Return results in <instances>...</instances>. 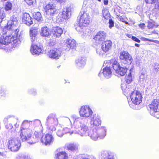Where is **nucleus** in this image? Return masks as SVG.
I'll return each mask as SVG.
<instances>
[{
	"mask_svg": "<svg viewBox=\"0 0 159 159\" xmlns=\"http://www.w3.org/2000/svg\"><path fill=\"white\" fill-rule=\"evenodd\" d=\"M19 31V30L18 29H16V30L15 33V34H16V35H14V36L16 37V36H17V35H18V32ZM23 34L20 33V34L19 35V37H18V38H17V41L18 42L16 43H15V46H16L17 45L19 44L21 41H22L23 38Z\"/></svg>",
	"mask_w": 159,
	"mask_h": 159,
	"instance_id": "30",
	"label": "nucleus"
},
{
	"mask_svg": "<svg viewBox=\"0 0 159 159\" xmlns=\"http://www.w3.org/2000/svg\"><path fill=\"white\" fill-rule=\"evenodd\" d=\"M158 25H154L152 23L148 22V27L149 29H152L153 27H157Z\"/></svg>",
	"mask_w": 159,
	"mask_h": 159,
	"instance_id": "44",
	"label": "nucleus"
},
{
	"mask_svg": "<svg viewBox=\"0 0 159 159\" xmlns=\"http://www.w3.org/2000/svg\"><path fill=\"white\" fill-rule=\"evenodd\" d=\"M55 159H68V157L66 152H61L55 155Z\"/></svg>",
	"mask_w": 159,
	"mask_h": 159,
	"instance_id": "28",
	"label": "nucleus"
},
{
	"mask_svg": "<svg viewBox=\"0 0 159 159\" xmlns=\"http://www.w3.org/2000/svg\"><path fill=\"white\" fill-rule=\"evenodd\" d=\"M47 120L48 122L51 124L57 125L58 123V120L55 114H52L49 115L47 117Z\"/></svg>",
	"mask_w": 159,
	"mask_h": 159,
	"instance_id": "24",
	"label": "nucleus"
},
{
	"mask_svg": "<svg viewBox=\"0 0 159 159\" xmlns=\"http://www.w3.org/2000/svg\"><path fill=\"white\" fill-rule=\"evenodd\" d=\"M106 134V129L103 127L97 131L90 130L89 132L88 136L94 141L97 140L98 137L101 139H103Z\"/></svg>",
	"mask_w": 159,
	"mask_h": 159,
	"instance_id": "3",
	"label": "nucleus"
},
{
	"mask_svg": "<svg viewBox=\"0 0 159 159\" xmlns=\"http://www.w3.org/2000/svg\"><path fill=\"white\" fill-rule=\"evenodd\" d=\"M104 154L102 159H114V154L110 152H105Z\"/></svg>",
	"mask_w": 159,
	"mask_h": 159,
	"instance_id": "31",
	"label": "nucleus"
},
{
	"mask_svg": "<svg viewBox=\"0 0 159 159\" xmlns=\"http://www.w3.org/2000/svg\"><path fill=\"white\" fill-rule=\"evenodd\" d=\"M42 134L41 131H35L34 133L33 138H31L32 142H30L29 143L30 144H33L37 142L39 139L40 138Z\"/></svg>",
	"mask_w": 159,
	"mask_h": 159,
	"instance_id": "23",
	"label": "nucleus"
},
{
	"mask_svg": "<svg viewBox=\"0 0 159 159\" xmlns=\"http://www.w3.org/2000/svg\"><path fill=\"white\" fill-rule=\"evenodd\" d=\"M6 94V91L2 88H0V95L1 96H5Z\"/></svg>",
	"mask_w": 159,
	"mask_h": 159,
	"instance_id": "45",
	"label": "nucleus"
},
{
	"mask_svg": "<svg viewBox=\"0 0 159 159\" xmlns=\"http://www.w3.org/2000/svg\"><path fill=\"white\" fill-rule=\"evenodd\" d=\"M87 3V1H84V3H83V7H85L86 6Z\"/></svg>",
	"mask_w": 159,
	"mask_h": 159,
	"instance_id": "63",
	"label": "nucleus"
},
{
	"mask_svg": "<svg viewBox=\"0 0 159 159\" xmlns=\"http://www.w3.org/2000/svg\"><path fill=\"white\" fill-rule=\"evenodd\" d=\"M63 130L64 131V133L65 134L69 133L71 135L73 133H74V130H71L70 128L67 127L64 128Z\"/></svg>",
	"mask_w": 159,
	"mask_h": 159,
	"instance_id": "40",
	"label": "nucleus"
},
{
	"mask_svg": "<svg viewBox=\"0 0 159 159\" xmlns=\"http://www.w3.org/2000/svg\"><path fill=\"white\" fill-rule=\"evenodd\" d=\"M133 70L131 69L129 70V73L128 75H126L125 76V80L127 83L129 84L132 81V77L131 73L133 72Z\"/></svg>",
	"mask_w": 159,
	"mask_h": 159,
	"instance_id": "34",
	"label": "nucleus"
},
{
	"mask_svg": "<svg viewBox=\"0 0 159 159\" xmlns=\"http://www.w3.org/2000/svg\"><path fill=\"white\" fill-rule=\"evenodd\" d=\"M12 5L10 2H7L5 5V9L6 11H9L11 9Z\"/></svg>",
	"mask_w": 159,
	"mask_h": 159,
	"instance_id": "41",
	"label": "nucleus"
},
{
	"mask_svg": "<svg viewBox=\"0 0 159 159\" xmlns=\"http://www.w3.org/2000/svg\"><path fill=\"white\" fill-rule=\"evenodd\" d=\"M62 29L60 27H53L52 30V34L54 37H59L63 33Z\"/></svg>",
	"mask_w": 159,
	"mask_h": 159,
	"instance_id": "20",
	"label": "nucleus"
},
{
	"mask_svg": "<svg viewBox=\"0 0 159 159\" xmlns=\"http://www.w3.org/2000/svg\"><path fill=\"white\" fill-rule=\"evenodd\" d=\"M132 39L138 43H140V40L139 39L134 36L132 37Z\"/></svg>",
	"mask_w": 159,
	"mask_h": 159,
	"instance_id": "53",
	"label": "nucleus"
},
{
	"mask_svg": "<svg viewBox=\"0 0 159 159\" xmlns=\"http://www.w3.org/2000/svg\"><path fill=\"white\" fill-rule=\"evenodd\" d=\"M102 15L103 17L107 20L110 18V14L108 9L106 8H104L102 10Z\"/></svg>",
	"mask_w": 159,
	"mask_h": 159,
	"instance_id": "33",
	"label": "nucleus"
},
{
	"mask_svg": "<svg viewBox=\"0 0 159 159\" xmlns=\"http://www.w3.org/2000/svg\"><path fill=\"white\" fill-rule=\"evenodd\" d=\"M78 67L79 68L83 67L85 63V60L82 58H80L75 61Z\"/></svg>",
	"mask_w": 159,
	"mask_h": 159,
	"instance_id": "29",
	"label": "nucleus"
},
{
	"mask_svg": "<svg viewBox=\"0 0 159 159\" xmlns=\"http://www.w3.org/2000/svg\"><path fill=\"white\" fill-rule=\"evenodd\" d=\"M18 22L16 18L14 16L11 17L10 20L8 21L6 28L8 30H14L18 25Z\"/></svg>",
	"mask_w": 159,
	"mask_h": 159,
	"instance_id": "16",
	"label": "nucleus"
},
{
	"mask_svg": "<svg viewBox=\"0 0 159 159\" xmlns=\"http://www.w3.org/2000/svg\"><path fill=\"white\" fill-rule=\"evenodd\" d=\"M139 26L141 29H144L145 27V24L144 23L140 24L139 25Z\"/></svg>",
	"mask_w": 159,
	"mask_h": 159,
	"instance_id": "54",
	"label": "nucleus"
},
{
	"mask_svg": "<svg viewBox=\"0 0 159 159\" xmlns=\"http://www.w3.org/2000/svg\"><path fill=\"white\" fill-rule=\"evenodd\" d=\"M67 148L68 150L74 151L77 149L78 146L76 144H70L67 146Z\"/></svg>",
	"mask_w": 159,
	"mask_h": 159,
	"instance_id": "36",
	"label": "nucleus"
},
{
	"mask_svg": "<svg viewBox=\"0 0 159 159\" xmlns=\"http://www.w3.org/2000/svg\"><path fill=\"white\" fill-rule=\"evenodd\" d=\"M71 9L68 7L63 9L62 12V17L64 19H66L69 17L71 15Z\"/></svg>",
	"mask_w": 159,
	"mask_h": 159,
	"instance_id": "26",
	"label": "nucleus"
},
{
	"mask_svg": "<svg viewBox=\"0 0 159 159\" xmlns=\"http://www.w3.org/2000/svg\"><path fill=\"white\" fill-rule=\"evenodd\" d=\"M126 36L129 38H131L132 39V37H133V36H132L131 34H127Z\"/></svg>",
	"mask_w": 159,
	"mask_h": 159,
	"instance_id": "61",
	"label": "nucleus"
},
{
	"mask_svg": "<svg viewBox=\"0 0 159 159\" xmlns=\"http://www.w3.org/2000/svg\"><path fill=\"white\" fill-rule=\"evenodd\" d=\"M108 0H104V4L107 5L108 4Z\"/></svg>",
	"mask_w": 159,
	"mask_h": 159,
	"instance_id": "60",
	"label": "nucleus"
},
{
	"mask_svg": "<svg viewBox=\"0 0 159 159\" xmlns=\"http://www.w3.org/2000/svg\"><path fill=\"white\" fill-rule=\"evenodd\" d=\"M125 86V84H122L121 85V88L122 90L124 89V88Z\"/></svg>",
	"mask_w": 159,
	"mask_h": 159,
	"instance_id": "64",
	"label": "nucleus"
},
{
	"mask_svg": "<svg viewBox=\"0 0 159 159\" xmlns=\"http://www.w3.org/2000/svg\"><path fill=\"white\" fill-rule=\"evenodd\" d=\"M34 18L38 21L41 20L42 19V16L40 12H38L34 15Z\"/></svg>",
	"mask_w": 159,
	"mask_h": 159,
	"instance_id": "38",
	"label": "nucleus"
},
{
	"mask_svg": "<svg viewBox=\"0 0 159 159\" xmlns=\"http://www.w3.org/2000/svg\"><path fill=\"white\" fill-rule=\"evenodd\" d=\"M18 42L17 36L13 35L1 36L0 37V49H3L5 45L11 43L12 44L16 43Z\"/></svg>",
	"mask_w": 159,
	"mask_h": 159,
	"instance_id": "4",
	"label": "nucleus"
},
{
	"mask_svg": "<svg viewBox=\"0 0 159 159\" xmlns=\"http://www.w3.org/2000/svg\"><path fill=\"white\" fill-rule=\"evenodd\" d=\"M30 52L33 55H39L43 52V48L42 46L32 44L30 48Z\"/></svg>",
	"mask_w": 159,
	"mask_h": 159,
	"instance_id": "15",
	"label": "nucleus"
},
{
	"mask_svg": "<svg viewBox=\"0 0 159 159\" xmlns=\"http://www.w3.org/2000/svg\"><path fill=\"white\" fill-rule=\"evenodd\" d=\"M112 66L113 69L116 72L120 67L119 65V63L116 61H114L113 63H112Z\"/></svg>",
	"mask_w": 159,
	"mask_h": 159,
	"instance_id": "39",
	"label": "nucleus"
},
{
	"mask_svg": "<svg viewBox=\"0 0 159 159\" xmlns=\"http://www.w3.org/2000/svg\"><path fill=\"white\" fill-rule=\"evenodd\" d=\"M102 73L103 76L107 79L110 78L112 75L111 69L110 67H108L107 66L103 69Z\"/></svg>",
	"mask_w": 159,
	"mask_h": 159,
	"instance_id": "22",
	"label": "nucleus"
},
{
	"mask_svg": "<svg viewBox=\"0 0 159 159\" xmlns=\"http://www.w3.org/2000/svg\"><path fill=\"white\" fill-rule=\"evenodd\" d=\"M154 70L156 72L159 71V64L156 63L154 66Z\"/></svg>",
	"mask_w": 159,
	"mask_h": 159,
	"instance_id": "51",
	"label": "nucleus"
},
{
	"mask_svg": "<svg viewBox=\"0 0 159 159\" xmlns=\"http://www.w3.org/2000/svg\"><path fill=\"white\" fill-rule=\"evenodd\" d=\"M38 28L36 27H32L30 30V36L32 42L36 40V38L38 32Z\"/></svg>",
	"mask_w": 159,
	"mask_h": 159,
	"instance_id": "19",
	"label": "nucleus"
},
{
	"mask_svg": "<svg viewBox=\"0 0 159 159\" xmlns=\"http://www.w3.org/2000/svg\"><path fill=\"white\" fill-rule=\"evenodd\" d=\"M130 97L133 103L135 105H139L142 102V95L139 91H134L131 93Z\"/></svg>",
	"mask_w": 159,
	"mask_h": 159,
	"instance_id": "8",
	"label": "nucleus"
},
{
	"mask_svg": "<svg viewBox=\"0 0 159 159\" xmlns=\"http://www.w3.org/2000/svg\"><path fill=\"white\" fill-rule=\"evenodd\" d=\"M62 52L59 48H53L50 50L48 52V57L52 59H58L61 56Z\"/></svg>",
	"mask_w": 159,
	"mask_h": 159,
	"instance_id": "7",
	"label": "nucleus"
},
{
	"mask_svg": "<svg viewBox=\"0 0 159 159\" xmlns=\"http://www.w3.org/2000/svg\"><path fill=\"white\" fill-rule=\"evenodd\" d=\"M127 70V69L126 68L120 67L116 72L120 75L123 76L126 73Z\"/></svg>",
	"mask_w": 159,
	"mask_h": 159,
	"instance_id": "32",
	"label": "nucleus"
},
{
	"mask_svg": "<svg viewBox=\"0 0 159 159\" xmlns=\"http://www.w3.org/2000/svg\"><path fill=\"white\" fill-rule=\"evenodd\" d=\"M6 94V91L2 88H0V95L1 96H5Z\"/></svg>",
	"mask_w": 159,
	"mask_h": 159,
	"instance_id": "47",
	"label": "nucleus"
},
{
	"mask_svg": "<svg viewBox=\"0 0 159 159\" xmlns=\"http://www.w3.org/2000/svg\"><path fill=\"white\" fill-rule=\"evenodd\" d=\"M151 42H154L157 44H159V41L158 40L151 39Z\"/></svg>",
	"mask_w": 159,
	"mask_h": 159,
	"instance_id": "58",
	"label": "nucleus"
},
{
	"mask_svg": "<svg viewBox=\"0 0 159 159\" xmlns=\"http://www.w3.org/2000/svg\"><path fill=\"white\" fill-rule=\"evenodd\" d=\"M120 58L125 64L130 63L132 61L131 56L125 51H122L120 52Z\"/></svg>",
	"mask_w": 159,
	"mask_h": 159,
	"instance_id": "13",
	"label": "nucleus"
},
{
	"mask_svg": "<svg viewBox=\"0 0 159 159\" xmlns=\"http://www.w3.org/2000/svg\"><path fill=\"white\" fill-rule=\"evenodd\" d=\"M8 143V148L12 152H16L20 148V142L18 138L10 139Z\"/></svg>",
	"mask_w": 159,
	"mask_h": 159,
	"instance_id": "5",
	"label": "nucleus"
},
{
	"mask_svg": "<svg viewBox=\"0 0 159 159\" xmlns=\"http://www.w3.org/2000/svg\"><path fill=\"white\" fill-rule=\"evenodd\" d=\"M109 27L111 29L112 27H113L114 26V22L111 19H110L109 21Z\"/></svg>",
	"mask_w": 159,
	"mask_h": 159,
	"instance_id": "50",
	"label": "nucleus"
},
{
	"mask_svg": "<svg viewBox=\"0 0 159 159\" xmlns=\"http://www.w3.org/2000/svg\"><path fill=\"white\" fill-rule=\"evenodd\" d=\"M75 41L72 39H68L66 40V44H64V49L67 51L73 48L76 45Z\"/></svg>",
	"mask_w": 159,
	"mask_h": 159,
	"instance_id": "18",
	"label": "nucleus"
},
{
	"mask_svg": "<svg viewBox=\"0 0 159 159\" xmlns=\"http://www.w3.org/2000/svg\"><path fill=\"white\" fill-rule=\"evenodd\" d=\"M74 125L75 128L74 134H78L82 136H88L89 132L88 127L83 123L82 118L79 117L76 118L74 120Z\"/></svg>",
	"mask_w": 159,
	"mask_h": 159,
	"instance_id": "2",
	"label": "nucleus"
},
{
	"mask_svg": "<svg viewBox=\"0 0 159 159\" xmlns=\"http://www.w3.org/2000/svg\"><path fill=\"white\" fill-rule=\"evenodd\" d=\"M112 45V43L110 40H107L102 42L101 48L103 49L105 52H107L110 48Z\"/></svg>",
	"mask_w": 159,
	"mask_h": 159,
	"instance_id": "25",
	"label": "nucleus"
},
{
	"mask_svg": "<svg viewBox=\"0 0 159 159\" xmlns=\"http://www.w3.org/2000/svg\"><path fill=\"white\" fill-rule=\"evenodd\" d=\"M57 2H59L60 3H62L65 2L66 0H56Z\"/></svg>",
	"mask_w": 159,
	"mask_h": 159,
	"instance_id": "62",
	"label": "nucleus"
},
{
	"mask_svg": "<svg viewBox=\"0 0 159 159\" xmlns=\"http://www.w3.org/2000/svg\"><path fill=\"white\" fill-rule=\"evenodd\" d=\"M156 1V0H145L146 2L147 3L151 4L155 3Z\"/></svg>",
	"mask_w": 159,
	"mask_h": 159,
	"instance_id": "52",
	"label": "nucleus"
},
{
	"mask_svg": "<svg viewBox=\"0 0 159 159\" xmlns=\"http://www.w3.org/2000/svg\"><path fill=\"white\" fill-rule=\"evenodd\" d=\"M32 18L30 15L27 13L23 14L22 17V21L25 24L30 25L32 24Z\"/></svg>",
	"mask_w": 159,
	"mask_h": 159,
	"instance_id": "21",
	"label": "nucleus"
},
{
	"mask_svg": "<svg viewBox=\"0 0 159 159\" xmlns=\"http://www.w3.org/2000/svg\"><path fill=\"white\" fill-rule=\"evenodd\" d=\"M52 34L51 32L46 26L41 28V34L43 37H48Z\"/></svg>",
	"mask_w": 159,
	"mask_h": 159,
	"instance_id": "27",
	"label": "nucleus"
},
{
	"mask_svg": "<svg viewBox=\"0 0 159 159\" xmlns=\"http://www.w3.org/2000/svg\"><path fill=\"white\" fill-rule=\"evenodd\" d=\"M79 18L78 26L76 28V30L81 33L83 32L82 35H85L86 33H84V31L85 29L83 28L88 26L90 22L91 17L89 12L86 9L82 8L78 17V19Z\"/></svg>",
	"mask_w": 159,
	"mask_h": 159,
	"instance_id": "1",
	"label": "nucleus"
},
{
	"mask_svg": "<svg viewBox=\"0 0 159 159\" xmlns=\"http://www.w3.org/2000/svg\"><path fill=\"white\" fill-rule=\"evenodd\" d=\"M31 159V158H30L29 157L27 156H25L24 155V157H22L21 159Z\"/></svg>",
	"mask_w": 159,
	"mask_h": 159,
	"instance_id": "59",
	"label": "nucleus"
},
{
	"mask_svg": "<svg viewBox=\"0 0 159 159\" xmlns=\"http://www.w3.org/2000/svg\"><path fill=\"white\" fill-rule=\"evenodd\" d=\"M149 107L151 111L155 112L153 115L157 118H159V100L154 99L149 105Z\"/></svg>",
	"mask_w": 159,
	"mask_h": 159,
	"instance_id": "9",
	"label": "nucleus"
},
{
	"mask_svg": "<svg viewBox=\"0 0 159 159\" xmlns=\"http://www.w3.org/2000/svg\"><path fill=\"white\" fill-rule=\"evenodd\" d=\"M6 17L4 11L0 9V23H1L3 19Z\"/></svg>",
	"mask_w": 159,
	"mask_h": 159,
	"instance_id": "42",
	"label": "nucleus"
},
{
	"mask_svg": "<svg viewBox=\"0 0 159 159\" xmlns=\"http://www.w3.org/2000/svg\"><path fill=\"white\" fill-rule=\"evenodd\" d=\"M20 133V138L22 141H25L29 139L31 135V130L29 129L22 128Z\"/></svg>",
	"mask_w": 159,
	"mask_h": 159,
	"instance_id": "11",
	"label": "nucleus"
},
{
	"mask_svg": "<svg viewBox=\"0 0 159 159\" xmlns=\"http://www.w3.org/2000/svg\"><path fill=\"white\" fill-rule=\"evenodd\" d=\"M106 37V33L103 31H100L98 32L93 38L95 41L96 45L100 44L104 41Z\"/></svg>",
	"mask_w": 159,
	"mask_h": 159,
	"instance_id": "10",
	"label": "nucleus"
},
{
	"mask_svg": "<svg viewBox=\"0 0 159 159\" xmlns=\"http://www.w3.org/2000/svg\"><path fill=\"white\" fill-rule=\"evenodd\" d=\"M155 8L156 9H159V2L155 4Z\"/></svg>",
	"mask_w": 159,
	"mask_h": 159,
	"instance_id": "57",
	"label": "nucleus"
},
{
	"mask_svg": "<svg viewBox=\"0 0 159 159\" xmlns=\"http://www.w3.org/2000/svg\"><path fill=\"white\" fill-rule=\"evenodd\" d=\"M54 140V138L51 134H47L42 137L41 141L45 145H49L52 143Z\"/></svg>",
	"mask_w": 159,
	"mask_h": 159,
	"instance_id": "14",
	"label": "nucleus"
},
{
	"mask_svg": "<svg viewBox=\"0 0 159 159\" xmlns=\"http://www.w3.org/2000/svg\"><path fill=\"white\" fill-rule=\"evenodd\" d=\"M44 10L46 16L48 17H50L53 16L56 11L55 6L53 4H47L45 6Z\"/></svg>",
	"mask_w": 159,
	"mask_h": 159,
	"instance_id": "12",
	"label": "nucleus"
},
{
	"mask_svg": "<svg viewBox=\"0 0 159 159\" xmlns=\"http://www.w3.org/2000/svg\"><path fill=\"white\" fill-rule=\"evenodd\" d=\"M142 40L145 41H151V39L146 38L144 37L142 38Z\"/></svg>",
	"mask_w": 159,
	"mask_h": 159,
	"instance_id": "56",
	"label": "nucleus"
},
{
	"mask_svg": "<svg viewBox=\"0 0 159 159\" xmlns=\"http://www.w3.org/2000/svg\"><path fill=\"white\" fill-rule=\"evenodd\" d=\"M6 94V91L2 88H0V95L1 96H5Z\"/></svg>",
	"mask_w": 159,
	"mask_h": 159,
	"instance_id": "46",
	"label": "nucleus"
},
{
	"mask_svg": "<svg viewBox=\"0 0 159 159\" xmlns=\"http://www.w3.org/2000/svg\"><path fill=\"white\" fill-rule=\"evenodd\" d=\"M31 121H28L27 120L24 121L22 124V125L23 127H25L26 125L28 126L29 125L30 123L31 122Z\"/></svg>",
	"mask_w": 159,
	"mask_h": 159,
	"instance_id": "49",
	"label": "nucleus"
},
{
	"mask_svg": "<svg viewBox=\"0 0 159 159\" xmlns=\"http://www.w3.org/2000/svg\"><path fill=\"white\" fill-rule=\"evenodd\" d=\"M80 116L86 118L90 117L93 113V111L88 105L82 106L79 111Z\"/></svg>",
	"mask_w": 159,
	"mask_h": 159,
	"instance_id": "6",
	"label": "nucleus"
},
{
	"mask_svg": "<svg viewBox=\"0 0 159 159\" xmlns=\"http://www.w3.org/2000/svg\"><path fill=\"white\" fill-rule=\"evenodd\" d=\"M90 117V124L93 126H98L101 123L100 117L98 115L95 114Z\"/></svg>",
	"mask_w": 159,
	"mask_h": 159,
	"instance_id": "17",
	"label": "nucleus"
},
{
	"mask_svg": "<svg viewBox=\"0 0 159 159\" xmlns=\"http://www.w3.org/2000/svg\"><path fill=\"white\" fill-rule=\"evenodd\" d=\"M6 127L7 129H11L12 127V125L11 124H9L6 125Z\"/></svg>",
	"mask_w": 159,
	"mask_h": 159,
	"instance_id": "55",
	"label": "nucleus"
},
{
	"mask_svg": "<svg viewBox=\"0 0 159 159\" xmlns=\"http://www.w3.org/2000/svg\"><path fill=\"white\" fill-rule=\"evenodd\" d=\"M145 80V74L143 73H142L139 76V81L141 83H142Z\"/></svg>",
	"mask_w": 159,
	"mask_h": 159,
	"instance_id": "43",
	"label": "nucleus"
},
{
	"mask_svg": "<svg viewBox=\"0 0 159 159\" xmlns=\"http://www.w3.org/2000/svg\"><path fill=\"white\" fill-rule=\"evenodd\" d=\"M96 50L97 54L100 56H102L106 52L101 48V47L96 48Z\"/></svg>",
	"mask_w": 159,
	"mask_h": 159,
	"instance_id": "35",
	"label": "nucleus"
},
{
	"mask_svg": "<svg viewBox=\"0 0 159 159\" xmlns=\"http://www.w3.org/2000/svg\"><path fill=\"white\" fill-rule=\"evenodd\" d=\"M63 130V128L61 127L57 128L56 131L57 135L59 137H62L64 134Z\"/></svg>",
	"mask_w": 159,
	"mask_h": 159,
	"instance_id": "37",
	"label": "nucleus"
},
{
	"mask_svg": "<svg viewBox=\"0 0 159 159\" xmlns=\"http://www.w3.org/2000/svg\"><path fill=\"white\" fill-rule=\"evenodd\" d=\"M25 2L29 5L31 6L33 4L34 2H36V0H25Z\"/></svg>",
	"mask_w": 159,
	"mask_h": 159,
	"instance_id": "48",
	"label": "nucleus"
}]
</instances>
